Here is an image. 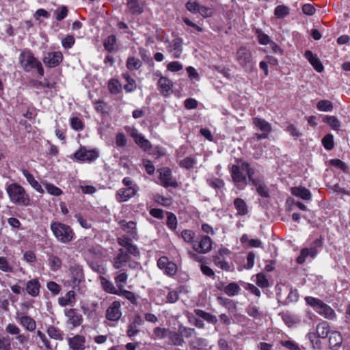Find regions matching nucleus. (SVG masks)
Wrapping results in <instances>:
<instances>
[{"label": "nucleus", "instance_id": "obj_1", "mask_svg": "<svg viewBox=\"0 0 350 350\" xmlns=\"http://www.w3.org/2000/svg\"><path fill=\"white\" fill-rule=\"evenodd\" d=\"M19 64L25 72H30L36 70L39 76L44 75V70L40 61H39L30 49L22 51L18 56Z\"/></svg>", "mask_w": 350, "mask_h": 350}, {"label": "nucleus", "instance_id": "obj_2", "mask_svg": "<svg viewBox=\"0 0 350 350\" xmlns=\"http://www.w3.org/2000/svg\"><path fill=\"white\" fill-rule=\"evenodd\" d=\"M6 192L10 202L17 206H29L31 200L25 188L18 183H11L6 187Z\"/></svg>", "mask_w": 350, "mask_h": 350}, {"label": "nucleus", "instance_id": "obj_3", "mask_svg": "<svg viewBox=\"0 0 350 350\" xmlns=\"http://www.w3.org/2000/svg\"><path fill=\"white\" fill-rule=\"evenodd\" d=\"M50 228L55 238L62 243H69L76 238L73 229L68 224L52 221Z\"/></svg>", "mask_w": 350, "mask_h": 350}, {"label": "nucleus", "instance_id": "obj_4", "mask_svg": "<svg viewBox=\"0 0 350 350\" xmlns=\"http://www.w3.org/2000/svg\"><path fill=\"white\" fill-rule=\"evenodd\" d=\"M122 183L124 187L118 189L115 195L116 200L119 203L128 202L139 191V187L130 177H124Z\"/></svg>", "mask_w": 350, "mask_h": 350}, {"label": "nucleus", "instance_id": "obj_5", "mask_svg": "<svg viewBox=\"0 0 350 350\" xmlns=\"http://www.w3.org/2000/svg\"><path fill=\"white\" fill-rule=\"evenodd\" d=\"M68 280L64 285L72 289L79 290L81 284L85 280L83 267L79 264L70 265L67 271Z\"/></svg>", "mask_w": 350, "mask_h": 350}, {"label": "nucleus", "instance_id": "obj_6", "mask_svg": "<svg viewBox=\"0 0 350 350\" xmlns=\"http://www.w3.org/2000/svg\"><path fill=\"white\" fill-rule=\"evenodd\" d=\"M243 169L247 171L249 183L256 187V192L262 198H268L269 189L264 183V177L262 176L254 177V170L250 164H243Z\"/></svg>", "mask_w": 350, "mask_h": 350}, {"label": "nucleus", "instance_id": "obj_7", "mask_svg": "<svg viewBox=\"0 0 350 350\" xmlns=\"http://www.w3.org/2000/svg\"><path fill=\"white\" fill-rule=\"evenodd\" d=\"M236 60L245 72H252L255 62L249 48L243 46H240L236 53Z\"/></svg>", "mask_w": 350, "mask_h": 350}, {"label": "nucleus", "instance_id": "obj_8", "mask_svg": "<svg viewBox=\"0 0 350 350\" xmlns=\"http://www.w3.org/2000/svg\"><path fill=\"white\" fill-rule=\"evenodd\" d=\"M66 317V323L70 326V329H74L82 325L83 318L78 309L71 308H66L64 311Z\"/></svg>", "mask_w": 350, "mask_h": 350}, {"label": "nucleus", "instance_id": "obj_9", "mask_svg": "<svg viewBox=\"0 0 350 350\" xmlns=\"http://www.w3.org/2000/svg\"><path fill=\"white\" fill-rule=\"evenodd\" d=\"M245 163L249 164L246 161H241L240 165H232L230 168V173L232 180L237 185L241 184L243 185H246L247 184V171L243 169V164Z\"/></svg>", "mask_w": 350, "mask_h": 350}, {"label": "nucleus", "instance_id": "obj_10", "mask_svg": "<svg viewBox=\"0 0 350 350\" xmlns=\"http://www.w3.org/2000/svg\"><path fill=\"white\" fill-rule=\"evenodd\" d=\"M73 157L77 161L90 163L98 158L99 152L96 149L87 150L85 146H80Z\"/></svg>", "mask_w": 350, "mask_h": 350}, {"label": "nucleus", "instance_id": "obj_11", "mask_svg": "<svg viewBox=\"0 0 350 350\" xmlns=\"http://www.w3.org/2000/svg\"><path fill=\"white\" fill-rule=\"evenodd\" d=\"M64 60V55L61 51L48 52L42 58L45 66L53 68L58 66Z\"/></svg>", "mask_w": 350, "mask_h": 350}, {"label": "nucleus", "instance_id": "obj_12", "mask_svg": "<svg viewBox=\"0 0 350 350\" xmlns=\"http://www.w3.org/2000/svg\"><path fill=\"white\" fill-rule=\"evenodd\" d=\"M121 306L120 301H113L107 308L105 318L110 321H118L122 315Z\"/></svg>", "mask_w": 350, "mask_h": 350}, {"label": "nucleus", "instance_id": "obj_13", "mask_svg": "<svg viewBox=\"0 0 350 350\" xmlns=\"http://www.w3.org/2000/svg\"><path fill=\"white\" fill-rule=\"evenodd\" d=\"M212 245V239L208 236H202L199 241L193 245V249L198 253L206 254L211 250Z\"/></svg>", "mask_w": 350, "mask_h": 350}, {"label": "nucleus", "instance_id": "obj_14", "mask_svg": "<svg viewBox=\"0 0 350 350\" xmlns=\"http://www.w3.org/2000/svg\"><path fill=\"white\" fill-rule=\"evenodd\" d=\"M157 266L164 271L165 273L173 276L175 275V263L170 261L167 256H161L157 260Z\"/></svg>", "mask_w": 350, "mask_h": 350}, {"label": "nucleus", "instance_id": "obj_15", "mask_svg": "<svg viewBox=\"0 0 350 350\" xmlns=\"http://www.w3.org/2000/svg\"><path fill=\"white\" fill-rule=\"evenodd\" d=\"M144 321L139 314L135 315L133 320L128 325L126 335L132 338L139 333V327L144 324Z\"/></svg>", "mask_w": 350, "mask_h": 350}, {"label": "nucleus", "instance_id": "obj_16", "mask_svg": "<svg viewBox=\"0 0 350 350\" xmlns=\"http://www.w3.org/2000/svg\"><path fill=\"white\" fill-rule=\"evenodd\" d=\"M153 333L157 338L164 339L167 338L170 345H175V332L170 329L156 327L153 330Z\"/></svg>", "mask_w": 350, "mask_h": 350}, {"label": "nucleus", "instance_id": "obj_17", "mask_svg": "<svg viewBox=\"0 0 350 350\" xmlns=\"http://www.w3.org/2000/svg\"><path fill=\"white\" fill-rule=\"evenodd\" d=\"M173 83L167 77H161L157 81V89L160 93L166 96L172 92Z\"/></svg>", "mask_w": 350, "mask_h": 350}, {"label": "nucleus", "instance_id": "obj_18", "mask_svg": "<svg viewBox=\"0 0 350 350\" xmlns=\"http://www.w3.org/2000/svg\"><path fill=\"white\" fill-rule=\"evenodd\" d=\"M41 284L38 278H33L27 281L26 284L25 291L27 293L33 297H36L40 295Z\"/></svg>", "mask_w": 350, "mask_h": 350}, {"label": "nucleus", "instance_id": "obj_19", "mask_svg": "<svg viewBox=\"0 0 350 350\" xmlns=\"http://www.w3.org/2000/svg\"><path fill=\"white\" fill-rule=\"evenodd\" d=\"M130 135L133 138L135 144L144 150H148L151 148L150 142L145 139L142 134L139 133L136 129H133Z\"/></svg>", "mask_w": 350, "mask_h": 350}, {"label": "nucleus", "instance_id": "obj_20", "mask_svg": "<svg viewBox=\"0 0 350 350\" xmlns=\"http://www.w3.org/2000/svg\"><path fill=\"white\" fill-rule=\"evenodd\" d=\"M85 338L83 335L77 334L68 338V345L72 350H84Z\"/></svg>", "mask_w": 350, "mask_h": 350}, {"label": "nucleus", "instance_id": "obj_21", "mask_svg": "<svg viewBox=\"0 0 350 350\" xmlns=\"http://www.w3.org/2000/svg\"><path fill=\"white\" fill-rule=\"evenodd\" d=\"M159 173V179L160 180L161 185L164 187H167L169 186L175 187V182H172V172L168 167H163L158 170Z\"/></svg>", "mask_w": 350, "mask_h": 350}, {"label": "nucleus", "instance_id": "obj_22", "mask_svg": "<svg viewBox=\"0 0 350 350\" xmlns=\"http://www.w3.org/2000/svg\"><path fill=\"white\" fill-rule=\"evenodd\" d=\"M130 260L129 254L122 248L118 250L117 255L113 258V266L116 269H121Z\"/></svg>", "mask_w": 350, "mask_h": 350}, {"label": "nucleus", "instance_id": "obj_23", "mask_svg": "<svg viewBox=\"0 0 350 350\" xmlns=\"http://www.w3.org/2000/svg\"><path fill=\"white\" fill-rule=\"evenodd\" d=\"M75 290L68 291L64 296L59 297L57 299L58 304L62 307L74 306L77 301V295Z\"/></svg>", "mask_w": 350, "mask_h": 350}, {"label": "nucleus", "instance_id": "obj_24", "mask_svg": "<svg viewBox=\"0 0 350 350\" xmlns=\"http://www.w3.org/2000/svg\"><path fill=\"white\" fill-rule=\"evenodd\" d=\"M104 49L109 53H116L118 51L117 38L114 34L108 36L103 41Z\"/></svg>", "mask_w": 350, "mask_h": 350}, {"label": "nucleus", "instance_id": "obj_25", "mask_svg": "<svg viewBox=\"0 0 350 350\" xmlns=\"http://www.w3.org/2000/svg\"><path fill=\"white\" fill-rule=\"evenodd\" d=\"M18 322L24 327L25 329L29 332H33L36 329V321L29 316L22 315L18 317Z\"/></svg>", "mask_w": 350, "mask_h": 350}, {"label": "nucleus", "instance_id": "obj_26", "mask_svg": "<svg viewBox=\"0 0 350 350\" xmlns=\"http://www.w3.org/2000/svg\"><path fill=\"white\" fill-rule=\"evenodd\" d=\"M121 228L126 231L129 236L134 239L137 238V224L133 221H126L124 220L120 222Z\"/></svg>", "mask_w": 350, "mask_h": 350}, {"label": "nucleus", "instance_id": "obj_27", "mask_svg": "<svg viewBox=\"0 0 350 350\" xmlns=\"http://www.w3.org/2000/svg\"><path fill=\"white\" fill-rule=\"evenodd\" d=\"M23 175L26 178L28 183L38 193H44V191L41 185L35 179L34 176L26 169L21 170Z\"/></svg>", "mask_w": 350, "mask_h": 350}, {"label": "nucleus", "instance_id": "obj_28", "mask_svg": "<svg viewBox=\"0 0 350 350\" xmlns=\"http://www.w3.org/2000/svg\"><path fill=\"white\" fill-rule=\"evenodd\" d=\"M304 56L317 72H321L323 70L324 67L321 61L316 55H313L312 51L309 50L306 51Z\"/></svg>", "mask_w": 350, "mask_h": 350}, {"label": "nucleus", "instance_id": "obj_29", "mask_svg": "<svg viewBox=\"0 0 350 350\" xmlns=\"http://www.w3.org/2000/svg\"><path fill=\"white\" fill-rule=\"evenodd\" d=\"M127 8L133 15H139L144 12V8L139 0H126Z\"/></svg>", "mask_w": 350, "mask_h": 350}, {"label": "nucleus", "instance_id": "obj_30", "mask_svg": "<svg viewBox=\"0 0 350 350\" xmlns=\"http://www.w3.org/2000/svg\"><path fill=\"white\" fill-rule=\"evenodd\" d=\"M291 193L304 200H310L312 198L310 191L302 187H295L291 188Z\"/></svg>", "mask_w": 350, "mask_h": 350}, {"label": "nucleus", "instance_id": "obj_31", "mask_svg": "<svg viewBox=\"0 0 350 350\" xmlns=\"http://www.w3.org/2000/svg\"><path fill=\"white\" fill-rule=\"evenodd\" d=\"M320 315L323 316L325 319H334L336 317V313L334 310L327 304H325L323 301L320 306L319 308L317 311Z\"/></svg>", "mask_w": 350, "mask_h": 350}, {"label": "nucleus", "instance_id": "obj_32", "mask_svg": "<svg viewBox=\"0 0 350 350\" xmlns=\"http://www.w3.org/2000/svg\"><path fill=\"white\" fill-rule=\"evenodd\" d=\"M100 280L102 288L104 291L116 295L118 294V288L114 286L113 284L110 280L104 276H100Z\"/></svg>", "mask_w": 350, "mask_h": 350}, {"label": "nucleus", "instance_id": "obj_33", "mask_svg": "<svg viewBox=\"0 0 350 350\" xmlns=\"http://www.w3.org/2000/svg\"><path fill=\"white\" fill-rule=\"evenodd\" d=\"M234 206L237 211L238 215L243 216L248 213L247 205L242 198H235L234 200Z\"/></svg>", "mask_w": 350, "mask_h": 350}, {"label": "nucleus", "instance_id": "obj_34", "mask_svg": "<svg viewBox=\"0 0 350 350\" xmlns=\"http://www.w3.org/2000/svg\"><path fill=\"white\" fill-rule=\"evenodd\" d=\"M122 78L126 81V83L124 85V89L126 92H132L137 88L135 80L133 79L129 72L122 74Z\"/></svg>", "mask_w": 350, "mask_h": 350}, {"label": "nucleus", "instance_id": "obj_35", "mask_svg": "<svg viewBox=\"0 0 350 350\" xmlns=\"http://www.w3.org/2000/svg\"><path fill=\"white\" fill-rule=\"evenodd\" d=\"M318 251L314 250H309V248H303L299 256L297 258V262L298 264H303L306 261V258L307 256H310L312 258H315L317 255Z\"/></svg>", "mask_w": 350, "mask_h": 350}, {"label": "nucleus", "instance_id": "obj_36", "mask_svg": "<svg viewBox=\"0 0 350 350\" xmlns=\"http://www.w3.org/2000/svg\"><path fill=\"white\" fill-rule=\"evenodd\" d=\"M330 333L329 323L326 321H322L319 323L316 328V334L318 338H325Z\"/></svg>", "mask_w": 350, "mask_h": 350}, {"label": "nucleus", "instance_id": "obj_37", "mask_svg": "<svg viewBox=\"0 0 350 350\" xmlns=\"http://www.w3.org/2000/svg\"><path fill=\"white\" fill-rule=\"evenodd\" d=\"M217 300L220 305L224 306L230 312L234 313L237 311V306L233 300L220 296L217 297Z\"/></svg>", "mask_w": 350, "mask_h": 350}, {"label": "nucleus", "instance_id": "obj_38", "mask_svg": "<svg viewBox=\"0 0 350 350\" xmlns=\"http://www.w3.org/2000/svg\"><path fill=\"white\" fill-rule=\"evenodd\" d=\"M253 123L262 132L270 133L271 131V124L264 119L260 118H254L253 119Z\"/></svg>", "mask_w": 350, "mask_h": 350}, {"label": "nucleus", "instance_id": "obj_39", "mask_svg": "<svg viewBox=\"0 0 350 350\" xmlns=\"http://www.w3.org/2000/svg\"><path fill=\"white\" fill-rule=\"evenodd\" d=\"M47 334L51 338L57 340H64V333L62 330H60L58 327H55L53 325H49L47 327Z\"/></svg>", "mask_w": 350, "mask_h": 350}, {"label": "nucleus", "instance_id": "obj_40", "mask_svg": "<svg viewBox=\"0 0 350 350\" xmlns=\"http://www.w3.org/2000/svg\"><path fill=\"white\" fill-rule=\"evenodd\" d=\"M342 342V338L339 332L334 331L330 332L329 343L331 348L340 347Z\"/></svg>", "mask_w": 350, "mask_h": 350}, {"label": "nucleus", "instance_id": "obj_41", "mask_svg": "<svg viewBox=\"0 0 350 350\" xmlns=\"http://www.w3.org/2000/svg\"><path fill=\"white\" fill-rule=\"evenodd\" d=\"M142 66V62L139 59L130 56L127 58L126 62V68L131 71L138 70Z\"/></svg>", "mask_w": 350, "mask_h": 350}, {"label": "nucleus", "instance_id": "obj_42", "mask_svg": "<svg viewBox=\"0 0 350 350\" xmlns=\"http://www.w3.org/2000/svg\"><path fill=\"white\" fill-rule=\"evenodd\" d=\"M194 312L196 316L202 318L204 320L208 323L215 324L217 322V319L215 315H213L208 312H206L200 309H196Z\"/></svg>", "mask_w": 350, "mask_h": 350}, {"label": "nucleus", "instance_id": "obj_43", "mask_svg": "<svg viewBox=\"0 0 350 350\" xmlns=\"http://www.w3.org/2000/svg\"><path fill=\"white\" fill-rule=\"evenodd\" d=\"M117 295L124 296L133 305H137V296L132 291L123 288L121 291L118 290V294Z\"/></svg>", "mask_w": 350, "mask_h": 350}, {"label": "nucleus", "instance_id": "obj_44", "mask_svg": "<svg viewBox=\"0 0 350 350\" xmlns=\"http://www.w3.org/2000/svg\"><path fill=\"white\" fill-rule=\"evenodd\" d=\"M323 122L327 124L332 129L338 131L340 127V122L334 116H326L323 118Z\"/></svg>", "mask_w": 350, "mask_h": 350}, {"label": "nucleus", "instance_id": "obj_45", "mask_svg": "<svg viewBox=\"0 0 350 350\" xmlns=\"http://www.w3.org/2000/svg\"><path fill=\"white\" fill-rule=\"evenodd\" d=\"M241 288L235 282H230L224 288V293L228 296L232 297L239 294Z\"/></svg>", "mask_w": 350, "mask_h": 350}, {"label": "nucleus", "instance_id": "obj_46", "mask_svg": "<svg viewBox=\"0 0 350 350\" xmlns=\"http://www.w3.org/2000/svg\"><path fill=\"white\" fill-rule=\"evenodd\" d=\"M43 185L44 186L46 191L51 196L57 197L63 194V191L52 183L45 182L43 183Z\"/></svg>", "mask_w": 350, "mask_h": 350}, {"label": "nucleus", "instance_id": "obj_47", "mask_svg": "<svg viewBox=\"0 0 350 350\" xmlns=\"http://www.w3.org/2000/svg\"><path fill=\"white\" fill-rule=\"evenodd\" d=\"M128 274L126 272L124 271L120 273H118L115 278L114 281L117 286L118 290H122L124 288V284L126 283L128 279Z\"/></svg>", "mask_w": 350, "mask_h": 350}, {"label": "nucleus", "instance_id": "obj_48", "mask_svg": "<svg viewBox=\"0 0 350 350\" xmlns=\"http://www.w3.org/2000/svg\"><path fill=\"white\" fill-rule=\"evenodd\" d=\"M49 265L52 271H56L62 267V260L58 256L51 254L49 257Z\"/></svg>", "mask_w": 350, "mask_h": 350}, {"label": "nucleus", "instance_id": "obj_49", "mask_svg": "<svg viewBox=\"0 0 350 350\" xmlns=\"http://www.w3.org/2000/svg\"><path fill=\"white\" fill-rule=\"evenodd\" d=\"M207 346V342L205 339L202 338H196L191 342V347L192 349L202 350Z\"/></svg>", "mask_w": 350, "mask_h": 350}, {"label": "nucleus", "instance_id": "obj_50", "mask_svg": "<svg viewBox=\"0 0 350 350\" xmlns=\"http://www.w3.org/2000/svg\"><path fill=\"white\" fill-rule=\"evenodd\" d=\"M55 18L57 21H62L66 18L68 14V9L66 5L59 6L55 11Z\"/></svg>", "mask_w": 350, "mask_h": 350}, {"label": "nucleus", "instance_id": "obj_51", "mask_svg": "<svg viewBox=\"0 0 350 350\" xmlns=\"http://www.w3.org/2000/svg\"><path fill=\"white\" fill-rule=\"evenodd\" d=\"M47 289L53 296L59 295L62 291V286L54 281H49L46 283Z\"/></svg>", "mask_w": 350, "mask_h": 350}, {"label": "nucleus", "instance_id": "obj_52", "mask_svg": "<svg viewBox=\"0 0 350 350\" xmlns=\"http://www.w3.org/2000/svg\"><path fill=\"white\" fill-rule=\"evenodd\" d=\"M317 108L322 111H331L333 109V105L328 100H321L317 103Z\"/></svg>", "mask_w": 350, "mask_h": 350}, {"label": "nucleus", "instance_id": "obj_53", "mask_svg": "<svg viewBox=\"0 0 350 350\" xmlns=\"http://www.w3.org/2000/svg\"><path fill=\"white\" fill-rule=\"evenodd\" d=\"M213 261L215 264L222 270L230 271V267L229 264L223 259L222 256H219V255L213 256Z\"/></svg>", "mask_w": 350, "mask_h": 350}, {"label": "nucleus", "instance_id": "obj_54", "mask_svg": "<svg viewBox=\"0 0 350 350\" xmlns=\"http://www.w3.org/2000/svg\"><path fill=\"white\" fill-rule=\"evenodd\" d=\"M0 270L6 273L13 272V266L8 262L5 257H0Z\"/></svg>", "mask_w": 350, "mask_h": 350}, {"label": "nucleus", "instance_id": "obj_55", "mask_svg": "<svg viewBox=\"0 0 350 350\" xmlns=\"http://www.w3.org/2000/svg\"><path fill=\"white\" fill-rule=\"evenodd\" d=\"M70 126L73 130L79 131L84 129V123L79 118L72 117L70 118Z\"/></svg>", "mask_w": 350, "mask_h": 350}, {"label": "nucleus", "instance_id": "obj_56", "mask_svg": "<svg viewBox=\"0 0 350 350\" xmlns=\"http://www.w3.org/2000/svg\"><path fill=\"white\" fill-rule=\"evenodd\" d=\"M322 144L324 148L327 150H331L334 148V137L332 134H327L322 139Z\"/></svg>", "mask_w": 350, "mask_h": 350}, {"label": "nucleus", "instance_id": "obj_57", "mask_svg": "<svg viewBox=\"0 0 350 350\" xmlns=\"http://www.w3.org/2000/svg\"><path fill=\"white\" fill-rule=\"evenodd\" d=\"M196 163V160L194 157H187L180 161V166L185 169H191Z\"/></svg>", "mask_w": 350, "mask_h": 350}, {"label": "nucleus", "instance_id": "obj_58", "mask_svg": "<svg viewBox=\"0 0 350 350\" xmlns=\"http://www.w3.org/2000/svg\"><path fill=\"white\" fill-rule=\"evenodd\" d=\"M75 43V37L72 35H67L62 40V45L64 49H68L72 48Z\"/></svg>", "mask_w": 350, "mask_h": 350}, {"label": "nucleus", "instance_id": "obj_59", "mask_svg": "<svg viewBox=\"0 0 350 350\" xmlns=\"http://www.w3.org/2000/svg\"><path fill=\"white\" fill-rule=\"evenodd\" d=\"M256 34L259 43L261 44L267 45L271 42L269 37L267 34L264 33L262 30L256 29Z\"/></svg>", "mask_w": 350, "mask_h": 350}, {"label": "nucleus", "instance_id": "obj_60", "mask_svg": "<svg viewBox=\"0 0 350 350\" xmlns=\"http://www.w3.org/2000/svg\"><path fill=\"white\" fill-rule=\"evenodd\" d=\"M75 217L82 228L85 229H90L92 228L91 222L84 218L80 213L75 214Z\"/></svg>", "mask_w": 350, "mask_h": 350}, {"label": "nucleus", "instance_id": "obj_61", "mask_svg": "<svg viewBox=\"0 0 350 350\" xmlns=\"http://www.w3.org/2000/svg\"><path fill=\"white\" fill-rule=\"evenodd\" d=\"M256 284L261 288L269 286V282L264 273H260L256 275Z\"/></svg>", "mask_w": 350, "mask_h": 350}, {"label": "nucleus", "instance_id": "obj_62", "mask_svg": "<svg viewBox=\"0 0 350 350\" xmlns=\"http://www.w3.org/2000/svg\"><path fill=\"white\" fill-rule=\"evenodd\" d=\"M108 88L111 94H117L120 92V85L118 80L111 79L108 83Z\"/></svg>", "mask_w": 350, "mask_h": 350}, {"label": "nucleus", "instance_id": "obj_63", "mask_svg": "<svg viewBox=\"0 0 350 350\" xmlns=\"http://www.w3.org/2000/svg\"><path fill=\"white\" fill-rule=\"evenodd\" d=\"M289 14V9L285 5H278L275 10L274 14L277 17H284Z\"/></svg>", "mask_w": 350, "mask_h": 350}, {"label": "nucleus", "instance_id": "obj_64", "mask_svg": "<svg viewBox=\"0 0 350 350\" xmlns=\"http://www.w3.org/2000/svg\"><path fill=\"white\" fill-rule=\"evenodd\" d=\"M127 139L123 133H118L116 135V144L117 147L122 148L126 145Z\"/></svg>", "mask_w": 350, "mask_h": 350}]
</instances>
